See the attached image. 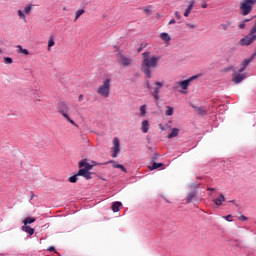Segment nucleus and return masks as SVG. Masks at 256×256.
I'll return each mask as SVG.
<instances>
[{"label":"nucleus","mask_w":256,"mask_h":256,"mask_svg":"<svg viewBox=\"0 0 256 256\" xmlns=\"http://www.w3.org/2000/svg\"><path fill=\"white\" fill-rule=\"evenodd\" d=\"M142 71L148 79H151L152 72L151 69H157V63H159V60L161 59V56H151V52H143L142 53Z\"/></svg>","instance_id":"nucleus-1"},{"label":"nucleus","mask_w":256,"mask_h":256,"mask_svg":"<svg viewBox=\"0 0 256 256\" xmlns=\"http://www.w3.org/2000/svg\"><path fill=\"white\" fill-rule=\"evenodd\" d=\"M96 93L100 95V97H104L105 99H107L111 93V79L106 78L103 83L98 86V88L96 89Z\"/></svg>","instance_id":"nucleus-2"},{"label":"nucleus","mask_w":256,"mask_h":256,"mask_svg":"<svg viewBox=\"0 0 256 256\" xmlns=\"http://www.w3.org/2000/svg\"><path fill=\"white\" fill-rule=\"evenodd\" d=\"M256 4V0H242L240 2V14L243 15V17H247L251 11H253V7Z\"/></svg>","instance_id":"nucleus-3"},{"label":"nucleus","mask_w":256,"mask_h":256,"mask_svg":"<svg viewBox=\"0 0 256 256\" xmlns=\"http://www.w3.org/2000/svg\"><path fill=\"white\" fill-rule=\"evenodd\" d=\"M58 112L61 113V115L66 118L68 123H71V125H74V127H79L71 117H69V106L65 104L64 102H61L58 104Z\"/></svg>","instance_id":"nucleus-4"},{"label":"nucleus","mask_w":256,"mask_h":256,"mask_svg":"<svg viewBox=\"0 0 256 256\" xmlns=\"http://www.w3.org/2000/svg\"><path fill=\"white\" fill-rule=\"evenodd\" d=\"M154 85H155V88H152V90H150V93L154 101H156V103H159V99H160L159 94L161 93L163 82H155Z\"/></svg>","instance_id":"nucleus-5"},{"label":"nucleus","mask_w":256,"mask_h":256,"mask_svg":"<svg viewBox=\"0 0 256 256\" xmlns=\"http://www.w3.org/2000/svg\"><path fill=\"white\" fill-rule=\"evenodd\" d=\"M198 78H199V75H194L186 80L176 82V84L178 85V87L182 88V91H187L192 81H195V79H198Z\"/></svg>","instance_id":"nucleus-6"},{"label":"nucleus","mask_w":256,"mask_h":256,"mask_svg":"<svg viewBox=\"0 0 256 256\" xmlns=\"http://www.w3.org/2000/svg\"><path fill=\"white\" fill-rule=\"evenodd\" d=\"M112 151V157L115 159L117 158V155L121 153V142L119 141V138L115 137L113 139V147L111 148Z\"/></svg>","instance_id":"nucleus-7"},{"label":"nucleus","mask_w":256,"mask_h":256,"mask_svg":"<svg viewBox=\"0 0 256 256\" xmlns=\"http://www.w3.org/2000/svg\"><path fill=\"white\" fill-rule=\"evenodd\" d=\"M256 41V35H251L248 33V35L244 36L242 39H240L239 41V45L242 46H249L252 43H254Z\"/></svg>","instance_id":"nucleus-8"},{"label":"nucleus","mask_w":256,"mask_h":256,"mask_svg":"<svg viewBox=\"0 0 256 256\" xmlns=\"http://www.w3.org/2000/svg\"><path fill=\"white\" fill-rule=\"evenodd\" d=\"M118 62L120 65H123V67H129V65H131V58H127L123 54H120Z\"/></svg>","instance_id":"nucleus-9"},{"label":"nucleus","mask_w":256,"mask_h":256,"mask_svg":"<svg viewBox=\"0 0 256 256\" xmlns=\"http://www.w3.org/2000/svg\"><path fill=\"white\" fill-rule=\"evenodd\" d=\"M78 167L79 169H84L87 171H91V169H93V165L89 164V162H87V159H83L78 163Z\"/></svg>","instance_id":"nucleus-10"},{"label":"nucleus","mask_w":256,"mask_h":256,"mask_svg":"<svg viewBox=\"0 0 256 256\" xmlns=\"http://www.w3.org/2000/svg\"><path fill=\"white\" fill-rule=\"evenodd\" d=\"M78 177H84V179H92V173L89 170H85L83 168H80L77 172Z\"/></svg>","instance_id":"nucleus-11"},{"label":"nucleus","mask_w":256,"mask_h":256,"mask_svg":"<svg viewBox=\"0 0 256 256\" xmlns=\"http://www.w3.org/2000/svg\"><path fill=\"white\" fill-rule=\"evenodd\" d=\"M253 59H255V54L252 55L250 58L245 59L242 62V67L238 70V73H243V71H245V69H247V67L249 66V63H251V61H253Z\"/></svg>","instance_id":"nucleus-12"},{"label":"nucleus","mask_w":256,"mask_h":256,"mask_svg":"<svg viewBox=\"0 0 256 256\" xmlns=\"http://www.w3.org/2000/svg\"><path fill=\"white\" fill-rule=\"evenodd\" d=\"M219 27H220V29H222V31H229V30L233 29V21L226 20L222 24H220Z\"/></svg>","instance_id":"nucleus-13"},{"label":"nucleus","mask_w":256,"mask_h":256,"mask_svg":"<svg viewBox=\"0 0 256 256\" xmlns=\"http://www.w3.org/2000/svg\"><path fill=\"white\" fill-rule=\"evenodd\" d=\"M197 199V192L192 190L186 194V203H193Z\"/></svg>","instance_id":"nucleus-14"},{"label":"nucleus","mask_w":256,"mask_h":256,"mask_svg":"<svg viewBox=\"0 0 256 256\" xmlns=\"http://www.w3.org/2000/svg\"><path fill=\"white\" fill-rule=\"evenodd\" d=\"M213 203H214L217 207H221V205H223V203H225V195L220 194L219 197L213 199Z\"/></svg>","instance_id":"nucleus-15"},{"label":"nucleus","mask_w":256,"mask_h":256,"mask_svg":"<svg viewBox=\"0 0 256 256\" xmlns=\"http://www.w3.org/2000/svg\"><path fill=\"white\" fill-rule=\"evenodd\" d=\"M243 79H245V74H234L232 81L233 83H235L236 85L241 83V81H243Z\"/></svg>","instance_id":"nucleus-16"},{"label":"nucleus","mask_w":256,"mask_h":256,"mask_svg":"<svg viewBox=\"0 0 256 256\" xmlns=\"http://www.w3.org/2000/svg\"><path fill=\"white\" fill-rule=\"evenodd\" d=\"M194 111H196L198 113V115H207V109H205V107L203 106H192Z\"/></svg>","instance_id":"nucleus-17"},{"label":"nucleus","mask_w":256,"mask_h":256,"mask_svg":"<svg viewBox=\"0 0 256 256\" xmlns=\"http://www.w3.org/2000/svg\"><path fill=\"white\" fill-rule=\"evenodd\" d=\"M160 38L162 41H165L166 45H169V41H171V36H169V33L163 32L160 34Z\"/></svg>","instance_id":"nucleus-18"},{"label":"nucleus","mask_w":256,"mask_h":256,"mask_svg":"<svg viewBox=\"0 0 256 256\" xmlns=\"http://www.w3.org/2000/svg\"><path fill=\"white\" fill-rule=\"evenodd\" d=\"M141 131H142V133H149V121L148 120L142 121Z\"/></svg>","instance_id":"nucleus-19"},{"label":"nucleus","mask_w":256,"mask_h":256,"mask_svg":"<svg viewBox=\"0 0 256 256\" xmlns=\"http://www.w3.org/2000/svg\"><path fill=\"white\" fill-rule=\"evenodd\" d=\"M121 205H123L121 202H119V201H117V202H114L113 204H112V211L114 212V213H119V211H120V207H121Z\"/></svg>","instance_id":"nucleus-20"},{"label":"nucleus","mask_w":256,"mask_h":256,"mask_svg":"<svg viewBox=\"0 0 256 256\" xmlns=\"http://www.w3.org/2000/svg\"><path fill=\"white\" fill-rule=\"evenodd\" d=\"M22 231H24L25 233H28V235H33L35 233V229L27 225L22 226Z\"/></svg>","instance_id":"nucleus-21"},{"label":"nucleus","mask_w":256,"mask_h":256,"mask_svg":"<svg viewBox=\"0 0 256 256\" xmlns=\"http://www.w3.org/2000/svg\"><path fill=\"white\" fill-rule=\"evenodd\" d=\"M163 163H157L154 162L151 166H149L150 171H155V169H160V167H163Z\"/></svg>","instance_id":"nucleus-22"},{"label":"nucleus","mask_w":256,"mask_h":256,"mask_svg":"<svg viewBox=\"0 0 256 256\" xmlns=\"http://www.w3.org/2000/svg\"><path fill=\"white\" fill-rule=\"evenodd\" d=\"M179 135V129L173 128L172 132L168 134V139H173V137H177Z\"/></svg>","instance_id":"nucleus-23"},{"label":"nucleus","mask_w":256,"mask_h":256,"mask_svg":"<svg viewBox=\"0 0 256 256\" xmlns=\"http://www.w3.org/2000/svg\"><path fill=\"white\" fill-rule=\"evenodd\" d=\"M249 21H251V19H244L240 22V24L238 25L239 29H245V27L247 26V23H249Z\"/></svg>","instance_id":"nucleus-24"},{"label":"nucleus","mask_w":256,"mask_h":256,"mask_svg":"<svg viewBox=\"0 0 256 256\" xmlns=\"http://www.w3.org/2000/svg\"><path fill=\"white\" fill-rule=\"evenodd\" d=\"M17 49H18V50H17L18 53H22L23 55H29V50L24 49L23 46L18 45V46H17Z\"/></svg>","instance_id":"nucleus-25"},{"label":"nucleus","mask_w":256,"mask_h":256,"mask_svg":"<svg viewBox=\"0 0 256 256\" xmlns=\"http://www.w3.org/2000/svg\"><path fill=\"white\" fill-rule=\"evenodd\" d=\"M83 13H85V9H79L75 12V21H77L81 15H83Z\"/></svg>","instance_id":"nucleus-26"},{"label":"nucleus","mask_w":256,"mask_h":256,"mask_svg":"<svg viewBox=\"0 0 256 256\" xmlns=\"http://www.w3.org/2000/svg\"><path fill=\"white\" fill-rule=\"evenodd\" d=\"M173 113H174L173 107L167 106V110L165 111L166 117H171V115H173Z\"/></svg>","instance_id":"nucleus-27"},{"label":"nucleus","mask_w":256,"mask_h":256,"mask_svg":"<svg viewBox=\"0 0 256 256\" xmlns=\"http://www.w3.org/2000/svg\"><path fill=\"white\" fill-rule=\"evenodd\" d=\"M146 114H147V106H146V105H142V106L140 107V115H141L142 117H145Z\"/></svg>","instance_id":"nucleus-28"},{"label":"nucleus","mask_w":256,"mask_h":256,"mask_svg":"<svg viewBox=\"0 0 256 256\" xmlns=\"http://www.w3.org/2000/svg\"><path fill=\"white\" fill-rule=\"evenodd\" d=\"M35 218H26L23 223L24 225H31V223H35Z\"/></svg>","instance_id":"nucleus-29"},{"label":"nucleus","mask_w":256,"mask_h":256,"mask_svg":"<svg viewBox=\"0 0 256 256\" xmlns=\"http://www.w3.org/2000/svg\"><path fill=\"white\" fill-rule=\"evenodd\" d=\"M114 167L115 169H121V171L127 173V169L125 168V166H123V164H115Z\"/></svg>","instance_id":"nucleus-30"},{"label":"nucleus","mask_w":256,"mask_h":256,"mask_svg":"<svg viewBox=\"0 0 256 256\" xmlns=\"http://www.w3.org/2000/svg\"><path fill=\"white\" fill-rule=\"evenodd\" d=\"M31 9H33V6L30 4V5H27L25 8H24V13L25 15H29V13H31Z\"/></svg>","instance_id":"nucleus-31"},{"label":"nucleus","mask_w":256,"mask_h":256,"mask_svg":"<svg viewBox=\"0 0 256 256\" xmlns=\"http://www.w3.org/2000/svg\"><path fill=\"white\" fill-rule=\"evenodd\" d=\"M193 11V8L191 6H188L187 9L184 12V17H189V14Z\"/></svg>","instance_id":"nucleus-32"},{"label":"nucleus","mask_w":256,"mask_h":256,"mask_svg":"<svg viewBox=\"0 0 256 256\" xmlns=\"http://www.w3.org/2000/svg\"><path fill=\"white\" fill-rule=\"evenodd\" d=\"M4 63H6V65H11V63H13V58L5 57L4 58Z\"/></svg>","instance_id":"nucleus-33"},{"label":"nucleus","mask_w":256,"mask_h":256,"mask_svg":"<svg viewBox=\"0 0 256 256\" xmlns=\"http://www.w3.org/2000/svg\"><path fill=\"white\" fill-rule=\"evenodd\" d=\"M78 177H79V175H77V174L74 175V176H71V177L69 178L70 183H77Z\"/></svg>","instance_id":"nucleus-34"},{"label":"nucleus","mask_w":256,"mask_h":256,"mask_svg":"<svg viewBox=\"0 0 256 256\" xmlns=\"http://www.w3.org/2000/svg\"><path fill=\"white\" fill-rule=\"evenodd\" d=\"M55 45V40H53V38H50L48 40V49H51V47H53Z\"/></svg>","instance_id":"nucleus-35"},{"label":"nucleus","mask_w":256,"mask_h":256,"mask_svg":"<svg viewBox=\"0 0 256 256\" xmlns=\"http://www.w3.org/2000/svg\"><path fill=\"white\" fill-rule=\"evenodd\" d=\"M18 15H19L20 19H24V20L26 19L25 13H23L22 10H18Z\"/></svg>","instance_id":"nucleus-36"},{"label":"nucleus","mask_w":256,"mask_h":256,"mask_svg":"<svg viewBox=\"0 0 256 256\" xmlns=\"http://www.w3.org/2000/svg\"><path fill=\"white\" fill-rule=\"evenodd\" d=\"M146 87L148 90L153 91V86H151V83H149V81H146Z\"/></svg>","instance_id":"nucleus-37"},{"label":"nucleus","mask_w":256,"mask_h":256,"mask_svg":"<svg viewBox=\"0 0 256 256\" xmlns=\"http://www.w3.org/2000/svg\"><path fill=\"white\" fill-rule=\"evenodd\" d=\"M224 218H225L226 221H229V222L233 221V216L232 215L224 216Z\"/></svg>","instance_id":"nucleus-38"},{"label":"nucleus","mask_w":256,"mask_h":256,"mask_svg":"<svg viewBox=\"0 0 256 256\" xmlns=\"http://www.w3.org/2000/svg\"><path fill=\"white\" fill-rule=\"evenodd\" d=\"M143 11L145 12L146 15H149V13H151V8H144Z\"/></svg>","instance_id":"nucleus-39"},{"label":"nucleus","mask_w":256,"mask_h":256,"mask_svg":"<svg viewBox=\"0 0 256 256\" xmlns=\"http://www.w3.org/2000/svg\"><path fill=\"white\" fill-rule=\"evenodd\" d=\"M195 5V0H191L190 2H189V5H188V7H191V9H193V6Z\"/></svg>","instance_id":"nucleus-40"},{"label":"nucleus","mask_w":256,"mask_h":256,"mask_svg":"<svg viewBox=\"0 0 256 256\" xmlns=\"http://www.w3.org/2000/svg\"><path fill=\"white\" fill-rule=\"evenodd\" d=\"M186 26H187L189 29H195V24H189V23H187Z\"/></svg>","instance_id":"nucleus-41"},{"label":"nucleus","mask_w":256,"mask_h":256,"mask_svg":"<svg viewBox=\"0 0 256 256\" xmlns=\"http://www.w3.org/2000/svg\"><path fill=\"white\" fill-rule=\"evenodd\" d=\"M175 17H176L177 19H181V14H180L179 12H175Z\"/></svg>","instance_id":"nucleus-42"},{"label":"nucleus","mask_w":256,"mask_h":256,"mask_svg":"<svg viewBox=\"0 0 256 256\" xmlns=\"http://www.w3.org/2000/svg\"><path fill=\"white\" fill-rule=\"evenodd\" d=\"M174 23H176L175 19L169 21V25H174Z\"/></svg>","instance_id":"nucleus-43"},{"label":"nucleus","mask_w":256,"mask_h":256,"mask_svg":"<svg viewBox=\"0 0 256 256\" xmlns=\"http://www.w3.org/2000/svg\"><path fill=\"white\" fill-rule=\"evenodd\" d=\"M78 101H79V102L83 101V95H82V94L79 95Z\"/></svg>","instance_id":"nucleus-44"},{"label":"nucleus","mask_w":256,"mask_h":256,"mask_svg":"<svg viewBox=\"0 0 256 256\" xmlns=\"http://www.w3.org/2000/svg\"><path fill=\"white\" fill-rule=\"evenodd\" d=\"M48 251H55V247H53V246H50L49 248H48Z\"/></svg>","instance_id":"nucleus-45"},{"label":"nucleus","mask_w":256,"mask_h":256,"mask_svg":"<svg viewBox=\"0 0 256 256\" xmlns=\"http://www.w3.org/2000/svg\"><path fill=\"white\" fill-rule=\"evenodd\" d=\"M201 7L202 9H207V3H203Z\"/></svg>","instance_id":"nucleus-46"},{"label":"nucleus","mask_w":256,"mask_h":256,"mask_svg":"<svg viewBox=\"0 0 256 256\" xmlns=\"http://www.w3.org/2000/svg\"><path fill=\"white\" fill-rule=\"evenodd\" d=\"M242 221H247V217L241 216Z\"/></svg>","instance_id":"nucleus-47"},{"label":"nucleus","mask_w":256,"mask_h":256,"mask_svg":"<svg viewBox=\"0 0 256 256\" xmlns=\"http://www.w3.org/2000/svg\"><path fill=\"white\" fill-rule=\"evenodd\" d=\"M208 191H215V188H208Z\"/></svg>","instance_id":"nucleus-48"},{"label":"nucleus","mask_w":256,"mask_h":256,"mask_svg":"<svg viewBox=\"0 0 256 256\" xmlns=\"http://www.w3.org/2000/svg\"><path fill=\"white\" fill-rule=\"evenodd\" d=\"M180 93H185V91L181 90Z\"/></svg>","instance_id":"nucleus-49"},{"label":"nucleus","mask_w":256,"mask_h":256,"mask_svg":"<svg viewBox=\"0 0 256 256\" xmlns=\"http://www.w3.org/2000/svg\"><path fill=\"white\" fill-rule=\"evenodd\" d=\"M0 53H2V50L0 49Z\"/></svg>","instance_id":"nucleus-50"}]
</instances>
